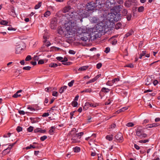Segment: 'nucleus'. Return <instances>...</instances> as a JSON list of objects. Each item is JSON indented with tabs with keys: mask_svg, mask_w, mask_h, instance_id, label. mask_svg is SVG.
<instances>
[{
	"mask_svg": "<svg viewBox=\"0 0 160 160\" xmlns=\"http://www.w3.org/2000/svg\"><path fill=\"white\" fill-rule=\"evenodd\" d=\"M18 113L20 114V115H24L25 114V112L23 110H19L18 111ZM28 113V112H26V113Z\"/></svg>",
	"mask_w": 160,
	"mask_h": 160,
	"instance_id": "nucleus-42",
	"label": "nucleus"
},
{
	"mask_svg": "<svg viewBox=\"0 0 160 160\" xmlns=\"http://www.w3.org/2000/svg\"><path fill=\"white\" fill-rule=\"evenodd\" d=\"M20 94H18V93H17L16 92L15 94H14L13 96L12 97L14 98H17L18 97L21 96Z\"/></svg>",
	"mask_w": 160,
	"mask_h": 160,
	"instance_id": "nucleus-36",
	"label": "nucleus"
},
{
	"mask_svg": "<svg viewBox=\"0 0 160 160\" xmlns=\"http://www.w3.org/2000/svg\"><path fill=\"white\" fill-rule=\"evenodd\" d=\"M110 50V48L109 47H107L106 48L105 50L104 51V52L106 53H108Z\"/></svg>",
	"mask_w": 160,
	"mask_h": 160,
	"instance_id": "nucleus-58",
	"label": "nucleus"
},
{
	"mask_svg": "<svg viewBox=\"0 0 160 160\" xmlns=\"http://www.w3.org/2000/svg\"><path fill=\"white\" fill-rule=\"evenodd\" d=\"M87 66H84L80 67L78 69V70L81 71H83L86 70L88 68Z\"/></svg>",
	"mask_w": 160,
	"mask_h": 160,
	"instance_id": "nucleus-21",
	"label": "nucleus"
},
{
	"mask_svg": "<svg viewBox=\"0 0 160 160\" xmlns=\"http://www.w3.org/2000/svg\"><path fill=\"white\" fill-rule=\"evenodd\" d=\"M50 12L49 11H48L44 14V16L46 17H48L50 16Z\"/></svg>",
	"mask_w": 160,
	"mask_h": 160,
	"instance_id": "nucleus-31",
	"label": "nucleus"
},
{
	"mask_svg": "<svg viewBox=\"0 0 160 160\" xmlns=\"http://www.w3.org/2000/svg\"><path fill=\"white\" fill-rule=\"evenodd\" d=\"M69 53L70 54L74 55L75 54L76 52L73 50H70Z\"/></svg>",
	"mask_w": 160,
	"mask_h": 160,
	"instance_id": "nucleus-57",
	"label": "nucleus"
},
{
	"mask_svg": "<svg viewBox=\"0 0 160 160\" xmlns=\"http://www.w3.org/2000/svg\"><path fill=\"white\" fill-rule=\"evenodd\" d=\"M27 108L28 109H29L31 111H35V109L34 108H32V107H31L30 106H29Z\"/></svg>",
	"mask_w": 160,
	"mask_h": 160,
	"instance_id": "nucleus-47",
	"label": "nucleus"
},
{
	"mask_svg": "<svg viewBox=\"0 0 160 160\" xmlns=\"http://www.w3.org/2000/svg\"><path fill=\"white\" fill-rule=\"evenodd\" d=\"M101 74H99L97 75L95 78H94V79L96 81L98 78H99L101 76Z\"/></svg>",
	"mask_w": 160,
	"mask_h": 160,
	"instance_id": "nucleus-61",
	"label": "nucleus"
},
{
	"mask_svg": "<svg viewBox=\"0 0 160 160\" xmlns=\"http://www.w3.org/2000/svg\"><path fill=\"white\" fill-rule=\"evenodd\" d=\"M31 67L30 66H26L24 67L23 69L25 70H29L30 69Z\"/></svg>",
	"mask_w": 160,
	"mask_h": 160,
	"instance_id": "nucleus-53",
	"label": "nucleus"
},
{
	"mask_svg": "<svg viewBox=\"0 0 160 160\" xmlns=\"http://www.w3.org/2000/svg\"><path fill=\"white\" fill-rule=\"evenodd\" d=\"M36 148V147L35 146L30 145L29 146L27 147L26 148V149H30L31 148Z\"/></svg>",
	"mask_w": 160,
	"mask_h": 160,
	"instance_id": "nucleus-37",
	"label": "nucleus"
},
{
	"mask_svg": "<svg viewBox=\"0 0 160 160\" xmlns=\"http://www.w3.org/2000/svg\"><path fill=\"white\" fill-rule=\"evenodd\" d=\"M16 142H15L11 144H10L8 148H6L7 150L9 151H10V150L12 149V147L16 143Z\"/></svg>",
	"mask_w": 160,
	"mask_h": 160,
	"instance_id": "nucleus-23",
	"label": "nucleus"
},
{
	"mask_svg": "<svg viewBox=\"0 0 160 160\" xmlns=\"http://www.w3.org/2000/svg\"><path fill=\"white\" fill-rule=\"evenodd\" d=\"M30 119L31 120V122L32 123H35L36 122V120L34 118H30Z\"/></svg>",
	"mask_w": 160,
	"mask_h": 160,
	"instance_id": "nucleus-40",
	"label": "nucleus"
},
{
	"mask_svg": "<svg viewBox=\"0 0 160 160\" xmlns=\"http://www.w3.org/2000/svg\"><path fill=\"white\" fill-rule=\"evenodd\" d=\"M11 133H8L7 134H5L3 135V137L4 138H8V137H9L10 136V135H11Z\"/></svg>",
	"mask_w": 160,
	"mask_h": 160,
	"instance_id": "nucleus-48",
	"label": "nucleus"
},
{
	"mask_svg": "<svg viewBox=\"0 0 160 160\" xmlns=\"http://www.w3.org/2000/svg\"><path fill=\"white\" fill-rule=\"evenodd\" d=\"M33 130V127L32 126H30L27 129V131L30 132H32Z\"/></svg>",
	"mask_w": 160,
	"mask_h": 160,
	"instance_id": "nucleus-46",
	"label": "nucleus"
},
{
	"mask_svg": "<svg viewBox=\"0 0 160 160\" xmlns=\"http://www.w3.org/2000/svg\"><path fill=\"white\" fill-rule=\"evenodd\" d=\"M78 105V102L77 101H74L72 102V105L73 107H76Z\"/></svg>",
	"mask_w": 160,
	"mask_h": 160,
	"instance_id": "nucleus-43",
	"label": "nucleus"
},
{
	"mask_svg": "<svg viewBox=\"0 0 160 160\" xmlns=\"http://www.w3.org/2000/svg\"><path fill=\"white\" fill-rule=\"evenodd\" d=\"M91 22L93 23H97L98 21V18H93L91 20Z\"/></svg>",
	"mask_w": 160,
	"mask_h": 160,
	"instance_id": "nucleus-27",
	"label": "nucleus"
},
{
	"mask_svg": "<svg viewBox=\"0 0 160 160\" xmlns=\"http://www.w3.org/2000/svg\"><path fill=\"white\" fill-rule=\"evenodd\" d=\"M121 26V24L120 22H118L115 25V28L116 29H118L120 28Z\"/></svg>",
	"mask_w": 160,
	"mask_h": 160,
	"instance_id": "nucleus-28",
	"label": "nucleus"
},
{
	"mask_svg": "<svg viewBox=\"0 0 160 160\" xmlns=\"http://www.w3.org/2000/svg\"><path fill=\"white\" fill-rule=\"evenodd\" d=\"M131 5V2L130 1H128L124 3L125 6L128 8L130 7Z\"/></svg>",
	"mask_w": 160,
	"mask_h": 160,
	"instance_id": "nucleus-16",
	"label": "nucleus"
},
{
	"mask_svg": "<svg viewBox=\"0 0 160 160\" xmlns=\"http://www.w3.org/2000/svg\"><path fill=\"white\" fill-rule=\"evenodd\" d=\"M77 130L76 129L73 128L69 132V134L72 137L76 138L77 137Z\"/></svg>",
	"mask_w": 160,
	"mask_h": 160,
	"instance_id": "nucleus-10",
	"label": "nucleus"
},
{
	"mask_svg": "<svg viewBox=\"0 0 160 160\" xmlns=\"http://www.w3.org/2000/svg\"><path fill=\"white\" fill-rule=\"evenodd\" d=\"M119 81V78H115V79H113L112 82V83H114L118 81Z\"/></svg>",
	"mask_w": 160,
	"mask_h": 160,
	"instance_id": "nucleus-51",
	"label": "nucleus"
},
{
	"mask_svg": "<svg viewBox=\"0 0 160 160\" xmlns=\"http://www.w3.org/2000/svg\"><path fill=\"white\" fill-rule=\"evenodd\" d=\"M136 135L141 138H146L147 136V134L144 133L143 128L141 126H139L137 128L136 131Z\"/></svg>",
	"mask_w": 160,
	"mask_h": 160,
	"instance_id": "nucleus-3",
	"label": "nucleus"
},
{
	"mask_svg": "<svg viewBox=\"0 0 160 160\" xmlns=\"http://www.w3.org/2000/svg\"><path fill=\"white\" fill-rule=\"evenodd\" d=\"M158 126V124L157 123H153L152 124H148L146 126L147 128H152L154 127H156Z\"/></svg>",
	"mask_w": 160,
	"mask_h": 160,
	"instance_id": "nucleus-13",
	"label": "nucleus"
},
{
	"mask_svg": "<svg viewBox=\"0 0 160 160\" xmlns=\"http://www.w3.org/2000/svg\"><path fill=\"white\" fill-rule=\"evenodd\" d=\"M10 152L9 151L7 150V149H5L2 152V154L4 155H5L7 154L8 153Z\"/></svg>",
	"mask_w": 160,
	"mask_h": 160,
	"instance_id": "nucleus-26",
	"label": "nucleus"
},
{
	"mask_svg": "<svg viewBox=\"0 0 160 160\" xmlns=\"http://www.w3.org/2000/svg\"><path fill=\"white\" fill-rule=\"evenodd\" d=\"M23 49V48L20 45L17 46L16 48V53L19 54L21 52V51Z\"/></svg>",
	"mask_w": 160,
	"mask_h": 160,
	"instance_id": "nucleus-11",
	"label": "nucleus"
},
{
	"mask_svg": "<svg viewBox=\"0 0 160 160\" xmlns=\"http://www.w3.org/2000/svg\"><path fill=\"white\" fill-rule=\"evenodd\" d=\"M31 59V56L28 55L25 58V60L26 61H29Z\"/></svg>",
	"mask_w": 160,
	"mask_h": 160,
	"instance_id": "nucleus-54",
	"label": "nucleus"
},
{
	"mask_svg": "<svg viewBox=\"0 0 160 160\" xmlns=\"http://www.w3.org/2000/svg\"><path fill=\"white\" fill-rule=\"evenodd\" d=\"M92 91V90L91 88H88L87 89H86L85 90H83V91H82L81 92V93H83L84 92H91Z\"/></svg>",
	"mask_w": 160,
	"mask_h": 160,
	"instance_id": "nucleus-24",
	"label": "nucleus"
},
{
	"mask_svg": "<svg viewBox=\"0 0 160 160\" xmlns=\"http://www.w3.org/2000/svg\"><path fill=\"white\" fill-rule=\"evenodd\" d=\"M98 103H95V104H94L93 103H89L88 102L86 103L85 104V105L83 108L84 109H87V108H88L89 106L90 107H96L97 106H98Z\"/></svg>",
	"mask_w": 160,
	"mask_h": 160,
	"instance_id": "nucleus-9",
	"label": "nucleus"
},
{
	"mask_svg": "<svg viewBox=\"0 0 160 160\" xmlns=\"http://www.w3.org/2000/svg\"><path fill=\"white\" fill-rule=\"evenodd\" d=\"M145 84L147 85H149L152 83V81L150 77L147 78L145 81Z\"/></svg>",
	"mask_w": 160,
	"mask_h": 160,
	"instance_id": "nucleus-12",
	"label": "nucleus"
},
{
	"mask_svg": "<svg viewBox=\"0 0 160 160\" xmlns=\"http://www.w3.org/2000/svg\"><path fill=\"white\" fill-rule=\"evenodd\" d=\"M126 125L128 127H131L134 126V124L132 122H128Z\"/></svg>",
	"mask_w": 160,
	"mask_h": 160,
	"instance_id": "nucleus-49",
	"label": "nucleus"
},
{
	"mask_svg": "<svg viewBox=\"0 0 160 160\" xmlns=\"http://www.w3.org/2000/svg\"><path fill=\"white\" fill-rule=\"evenodd\" d=\"M121 16L120 14L115 15L113 19L114 21H118L121 19Z\"/></svg>",
	"mask_w": 160,
	"mask_h": 160,
	"instance_id": "nucleus-17",
	"label": "nucleus"
},
{
	"mask_svg": "<svg viewBox=\"0 0 160 160\" xmlns=\"http://www.w3.org/2000/svg\"><path fill=\"white\" fill-rule=\"evenodd\" d=\"M67 88V86H64L62 87V88H61V94L63 92L64 90H66Z\"/></svg>",
	"mask_w": 160,
	"mask_h": 160,
	"instance_id": "nucleus-34",
	"label": "nucleus"
},
{
	"mask_svg": "<svg viewBox=\"0 0 160 160\" xmlns=\"http://www.w3.org/2000/svg\"><path fill=\"white\" fill-rule=\"evenodd\" d=\"M74 82V80H72L70 82H69L68 83V85L70 87L72 86L73 85Z\"/></svg>",
	"mask_w": 160,
	"mask_h": 160,
	"instance_id": "nucleus-39",
	"label": "nucleus"
},
{
	"mask_svg": "<svg viewBox=\"0 0 160 160\" xmlns=\"http://www.w3.org/2000/svg\"><path fill=\"white\" fill-rule=\"evenodd\" d=\"M144 10V7L143 6H141L139 7L138 9V11L139 12H141L143 11Z\"/></svg>",
	"mask_w": 160,
	"mask_h": 160,
	"instance_id": "nucleus-38",
	"label": "nucleus"
},
{
	"mask_svg": "<svg viewBox=\"0 0 160 160\" xmlns=\"http://www.w3.org/2000/svg\"><path fill=\"white\" fill-rule=\"evenodd\" d=\"M95 81L94 79V78L91 80H90L88 82H86L87 84H88L89 83L93 82H95Z\"/></svg>",
	"mask_w": 160,
	"mask_h": 160,
	"instance_id": "nucleus-55",
	"label": "nucleus"
},
{
	"mask_svg": "<svg viewBox=\"0 0 160 160\" xmlns=\"http://www.w3.org/2000/svg\"><path fill=\"white\" fill-rule=\"evenodd\" d=\"M71 7L70 6H68L65 7L63 9L62 11L64 13H66L68 12L70 9Z\"/></svg>",
	"mask_w": 160,
	"mask_h": 160,
	"instance_id": "nucleus-15",
	"label": "nucleus"
},
{
	"mask_svg": "<svg viewBox=\"0 0 160 160\" xmlns=\"http://www.w3.org/2000/svg\"><path fill=\"white\" fill-rule=\"evenodd\" d=\"M128 108L127 107H123L119 110H118L117 112L119 113L120 112L124 111L125 110H127Z\"/></svg>",
	"mask_w": 160,
	"mask_h": 160,
	"instance_id": "nucleus-19",
	"label": "nucleus"
},
{
	"mask_svg": "<svg viewBox=\"0 0 160 160\" xmlns=\"http://www.w3.org/2000/svg\"><path fill=\"white\" fill-rule=\"evenodd\" d=\"M68 59L66 57L64 58L61 57V62H62V64L64 65L68 66L71 65L72 63L71 62H66L68 61Z\"/></svg>",
	"mask_w": 160,
	"mask_h": 160,
	"instance_id": "nucleus-5",
	"label": "nucleus"
},
{
	"mask_svg": "<svg viewBox=\"0 0 160 160\" xmlns=\"http://www.w3.org/2000/svg\"><path fill=\"white\" fill-rule=\"evenodd\" d=\"M40 128H38L35 129L34 130V132L35 133L38 132H40Z\"/></svg>",
	"mask_w": 160,
	"mask_h": 160,
	"instance_id": "nucleus-60",
	"label": "nucleus"
},
{
	"mask_svg": "<svg viewBox=\"0 0 160 160\" xmlns=\"http://www.w3.org/2000/svg\"><path fill=\"white\" fill-rule=\"evenodd\" d=\"M88 8L89 10H93L96 6V4L92 2L88 3L87 5Z\"/></svg>",
	"mask_w": 160,
	"mask_h": 160,
	"instance_id": "nucleus-8",
	"label": "nucleus"
},
{
	"mask_svg": "<svg viewBox=\"0 0 160 160\" xmlns=\"http://www.w3.org/2000/svg\"><path fill=\"white\" fill-rule=\"evenodd\" d=\"M58 66V65L56 63H51L49 64V66L51 68H55Z\"/></svg>",
	"mask_w": 160,
	"mask_h": 160,
	"instance_id": "nucleus-29",
	"label": "nucleus"
},
{
	"mask_svg": "<svg viewBox=\"0 0 160 160\" xmlns=\"http://www.w3.org/2000/svg\"><path fill=\"white\" fill-rule=\"evenodd\" d=\"M55 129V127H54L52 126L51 128V129L49 130V133L50 134H52L53 132V130Z\"/></svg>",
	"mask_w": 160,
	"mask_h": 160,
	"instance_id": "nucleus-33",
	"label": "nucleus"
},
{
	"mask_svg": "<svg viewBox=\"0 0 160 160\" xmlns=\"http://www.w3.org/2000/svg\"><path fill=\"white\" fill-rule=\"evenodd\" d=\"M75 24L68 22L67 24L66 29L67 32V33L69 35H73L77 31L76 27L75 26Z\"/></svg>",
	"mask_w": 160,
	"mask_h": 160,
	"instance_id": "nucleus-2",
	"label": "nucleus"
},
{
	"mask_svg": "<svg viewBox=\"0 0 160 160\" xmlns=\"http://www.w3.org/2000/svg\"><path fill=\"white\" fill-rule=\"evenodd\" d=\"M109 89L108 88H106L104 87L102 88L101 90V92H102L105 93L108 92H109Z\"/></svg>",
	"mask_w": 160,
	"mask_h": 160,
	"instance_id": "nucleus-18",
	"label": "nucleus"
},
{
	"mask_svg": "<svg viewBox=\"0 0 160 160\" xmlns=\"http://www.w3.org/2000/svg\"><path fill=\"white\" fill-rule=\"evenodd\" d=\"M102 64L101 63H98L97 65V68L98 69H99L102 66Z\"/></svg>",
	"mask_w": 160,
	"mask_h": 160,
	"instance_id": "nucleus-62",
	"label": "nucleus"
},
{
	"mask_svg": "<svg viewBox=\"0 0 160 160\" xmlns=\"http://www.w3.org/2000/svg\"><path fill=\"white\" fill-rule=\"evenodd\" d=\"M74 138L72 137L71 140L72 142L73 143H78L80 142V141L79 140V139L80 138H78V137Z\"/></svg>",
	"mask_w": 160,
	"mask_h": 160,
	"instance_id": "nucleus-14",
	"label": "nucleus"
},
{
	"mask_svg": "<svg viewBox=\"0 0 160 160\" xmlns=\"http://www.w3.org/2000/svg\"><path fill=\"white\" fill-rule=\"evenodd\" d=\"M132 17V15L131 14L128 13L127 14V18L128 21H129L130 20L131 18Z\"/></svg>",
	"mask_w": 160,
	"mask_h": 160,
	"instance_id": "nucleus-41",
	"label": "nucleus"
},
{
	"mask_svg": "<svg viewBox=\"0 0 160 160\" xmlns=\"http://www.w3.org/2000/svg\"><path fill=\"white\" fill-rule=\"evenodd\" d=\"M113 135H108L106 137V138L109 141H112L113 139Z\"/></svg>",
	"mask_w": 160,
	"mask_h": 160,
	"instance_id": "nucleus-20",
	"label": "nucleus"
},
{
	"mask_svg": "<svg viewBox=\"0 0 160 160\" xmlns=\"http://www.w3.org/2000/svg\"><path fill=\"white\" fill-rule=\"evenodd\" d=\"M43 63L44 61L42 59L39 60L38 62V64H43Z\"/></svg>",
	"mask_w": 160,
	"mask_h": 160,
	"instance_id": "nucleus-64",
	"label": "nucleus"
},
{
	"mask_svg": "<svg viewBox=\"0 0 160 160\" xmlns=\"http://www.w3.org/2000/svg\"><path fill=\"white\" fill-rule=\"evenodd\" d=\"M133 33V31L132 30H130L129 32L126 33L125 36L126 37H128L130 35H131Z\"/></svg>",
	"mask_w": 160,
	"mask_h": 160,
	"instance_id": "nucleus-30",
	"label": "nucleus"
},
{
	"mask_svg": "<svg viewBox=\"0 0 160 160\" xmlns=\"http://www.w3.org/2000/svg\"><path fill=\"white\" fill-rule=\"evenodd\" d=\"M49 115V114L48 112H45L44 113L43 115H42V117H48Z\"/></svg>",
	"mask_w": 160,
	"mask_h": 160,
	"instance_id": "nucleus-59",
	"label": "nucleus"
},
{
	"mask_svg": "<svg viewBox=\"0 0 160 160\" xmlns=\"http://www.w3.org/2000/svg\"><path fill=\"white\" fill-rule=\"evenodd\" d=\"M148 141H149V140H140L139 142L140 143H146V142H148Z\"/></svg>",
	"mask_w": 160,
	"mask_h": 160,
	"instance_id": "nucleus-52",
	"label": "nucleus"
},
{
	"mask_svg": "<svg viewBox=\"0 0 160 160\" xmlns=\"http://www.w3.org/2000/svg\"><path fill=\"white\" fill-rule=\"evenodd\" d=\"M115 139L120 142H122L123 138L122 134L121 133H118L115 136Z\"/></svg>",
	"mask_w": 160,
	"mask_h": 160,
	"instance_id": "nucleus-6",
	"label": "nucleus"
},
{
	"mask_svg": "<svg viewBox=\"0 0 160 160\" xmlns=\"http://www.w3.org/2000/svg\"><path fill=\"white\" fill-rule=\"evenodd\" d=\"M115 2L114 0H107L106 2V5L108 7V8H112V6L113 4H115Z\"/></svg>",
	"mask_w": 160,
	"mask_h": 160,
	"instance_id": "nucleus-7",
	"label": "nucleus"
},
{
	"mask_svg": "<svg viewBox=\"0 0 160 160\" xmlns=\"http://www.w3.org/2000/svg\"><path fill=\"white\" fill-rule=\"evenodd\" d=\"M41 2H39L38 4L36 5L34 7V8L35 9H37L39 8L41 6Z\"/></svg>",
	"mask_w": 160,
	"mask_h": 160,
	"instance_id": "nucleus-32",
	"label": "nucleus"
},
{
	"mask_svg": "<svg viewBox=\"0 0 160 160\" xmlns=\"http://www.w3.org/2000/svg\"><path fill=\"white\" fill-rule=\"evenodd\" d=\"M116 1L119 4H122L123 3V0H116Z\"/></svg>",
	"mask_w": 160,
	"mask_h": 160,
	"instance_id": "nucleus-56",
	"label": "nucleus"
},
{
	"mask_svg": "<svg viewBox=\"0 0 160 160\" xmlns=\"http://www.w3.org/2000/svg\"><path fill=\"white\" fill-rule=\"evenodd\" d=\"M50 27L52 29H56L57 25V19L56 18H52L50 22Z\"/></svg>",
	"mask_w": 160,
	"mask_h": 160,
	"instance_id": "nucleus-4",
	"label": "nucleus"
},
{
	"mask_svg": "<svg viewBox=\"0 0 160 160\" xmlns=\"http://www.w3.org/2000/svg\"><path fill=\"white\" fill-rule=\"evenodd\" d=\"M16 130L18 132H19L22 130V128L20 126H18Z\"/></svg>",
	"mask_w": 160,
	"mask_h": 160,
	"instance_id": "nucleus-50",
	"label": "nucleus"
},
{
	"mask_svg": "<svg viewBox=\"0 0 160 160\" xmlns=\"http://www.w3.org/2000/svg\"><path fill=\"white\" fill-rule=\"evenodd\" d=\"M47 136H44L41 137L40 140L41 141H43L47 138Z\"/></svg>",
	"mask_w": 160,
	"mask_h": 160,
	"instance_id": "nucleus-45",
	"label": "nucleus"
},
{
	"mask_svg": "<svg viewBox=\"0 0 160 160\" xmlns=\"http://www.w3.org/2000/svg\"><path fill=\"white\" fill-rule=\"evenodd\" d=\"M0 23L1 25H7L8 23V22L4 20H2L0 22Z\"/></svg>",
	"mask_w": 160,
	"mask_h": 160,
	"instance_id": "nucleus-25",
	"label": "nucleus"
},
{
	"mask_svg": "<svg viewBox=\"0 0 160 160\" xmlns=\"http://www.w3.org/2000/svg\"><path fill=\"white\" fill-rule=\"evenodd\" d=\"M122 13L124 16H126L128 13V11L126 9H124L122 11Z\"/></svg>",
	"mask_w": 160,
	"mask_h": 160,
	"instance_id": "nucleus-44",
	"label": "nucleus"
},
{
	"mask_svg": "<svg viewBox=\"0 0 160 160\" xmlns=\"http://www.w3.org/2000/svg\"><path fill=\"white\" fill-rule=\"evenodd\" d=\"M43 38L44 40L43 41L44 42H45L47 41V40L48 39L47 37L44 35L43 36Z\"/></svg>",
	"mask_w": 160,
	"mask_h": 160,
	"instance_id": "nucleus-63",
	"label": "nucleus"
},
{
	"mask_svg": "<svg viewBox=\"0 0 160 160\" xmlns=\"http://www.w3.org/2000/svg\"><path fill=\"white\" fill-rule=\"evenodd\" d=\"M95 29L93 28H86V33L85 32L83 34V36L81 38V40L84 41L88 40L89 35H92L94 34H97V31H95Z\"/></svg>",
	"mask_w": 160,
	"mask_h": 160,
	"instance_id": "nucleus-1",
	"label": "nucleus"
},
{
	"mask_svg": "<svg viewBox=\"0 0 160 160\" xmlns=\"http://www.w3.org/2000/svg\"><path fill=\"white\" fill-rule=\"evenodd\" d=\"M73 149L74 152H78L80 151V148L78 147H76L75 148H74Z\"/></svg>",
	"mask_w": 160,
	"mask_h": 160,
	"instance_id": "nucleus-22",
	"label": "nucleus"
},
{
	"mask_svg": "<svg viewBox=\"0 0 160 160\" xmlns=\"http://www.w3.org/2000/svg\"><path fill=\"white\" fill-rule=\"evenodd\" d=\"M52 89L51 88L49 87V88H46L45 89V90L47 92H51L52 91Z\"/></svg>",
	"mask_w": 160,
	"mask_h": 160,
	"instance_id": "nucleus-35",
	"label": "nucleus"
}]
</instances>
